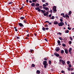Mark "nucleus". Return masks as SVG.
I'll return each instance as SVG.
<instances>
[{
  "instance_id": "nucleus-31",
  "label": "nucleus",
  "mask_w": 74,
  "mask_h": 74,
  "mask_svg": "<svg viewBox=\"0 0 74 74\" xmlns=\"http://www.w3.org/2000/svg\"><path fill=\"white\" fill-rule=\"evenodd\" d=\"M68 66L69 67V68H70L71 67V65L70 64H69V65H68Z\"/></svg>"
},
{
  "instance_id": "nucleus-64",
  "label": "nucleus",
  "mask_w": 74,
  "mask_h": 74,
  "mask_svg": "<svg viewBox=\"0 0 74 74\" xmlns=\"http://www.w3.org/2000/svg\"><path fill=\"white\" fill-rule=\"evenodd\" d=\"M71 74H74V72H71Z\"/></svg>"
},
{
  "instance_id": "nucleus-28",
  "label": "nucleus",
  "mask_w": 74,
  "mask_h": 74,
  "mask_svg": "<svg viewBox=\"0 0 74 74\" xmlns=\"http://www.w3.org/2000/svg\"><path fill=\"white\" fill-rule=\"evenodd\" d=\"M49 64H51V61L50 60L49 61Z\"/></svg>"
},
{
  "instance_id": "nucleus-13",
  "label": "nucleus",
  "mask_w": 74,
  "mask_h": 74,
  "mask_svg": "<svg viewBox=\"0 0 74 74\" xmlns=\"http://www.w3.org/2000/svg\"><path fill=\"white\" fill-rule=\"evenodd\" d=\"M61 16H62L63 18H65V16H64V13H61Z\"/></svg>"
},
{
  "instance_id": "nucleus-36",
  "label": "nucleus",
  "mask_w": 74,
  "mask_h": 74,
  "mask_svg": "<svg viewBox=\"0 0 74 74\" xmlns=\"http://www.w3.org/2000/svg\"><path fill=\"white\" fill-rule=\"evenodd\" d=\"M45 13H46V15H48V14H49V13L48 12V11H47Z\"/></svg>"
},
{
  "instance_id": "nucleus-58",
  "label": "nucleus",
  "mask_w": 74,
  "mask_h": 74,
  "mask_svg": "<svg viewBox=\"0 0 74 74\" xmlns=\"http://www.w3.org/2000/svg\"><path fill=\"white\" fill-rule=\"evenodd\" d=\"M49 12H52V10L51 9L49 11Z\"/></svg>"
},
{
  "instance_id": "nucleus-63",
  "label": "nucleus",
  "mask_w": 74,
  "mask_h": 74,
  "mask_svg": "<svg viewBox=\"0 0 74 74\" xmlns=\"http://www.w3.org/2000/svg\"><path fill=\"white\" fill-rule=\"evenodd\" d=\"M46 5H47V6L48 5V3H46Z\"/></svg>"
},
{
  "instance_id": "nucleus-44",
  "label": "nucleus",
  "mask_w": 74,
  "mask_h": 74,
  "mask_svg": "<svg viewBox=\"0 0 74 74\" xmlns=\"http://www.w3.org/2000/svg\"><path fill=\"white\" fill-rule=\"evenodd\" d=\"M70 38L71 41H73V38H72V37H70Z\"/></svg>"
},
{
  "instance_id": "nucleus-60",
  "label": "nucleus",
  "mask_w": 74,
  "mask_h": 74,
  "mask_svg": "<svg viewBox=\"0 0 74 74\" xmlns=\"http://www.w3.org/2000/svg\"><path fill=\"white\" fill-rule=\"evenodd\" d=\"M62 60H62V59H60L59 60L60 62H61L62 61Z\"/></svg>"
},
{
  "instance_id": "nucleus-50",
  "label": "nucleus",
  "mask_w": 74,
  "mask_h": 74,
  "mask_svg": "<svg viewBox=\"0 0 74 74\" xmlns=\"http://www.w3.org/2000/svg\"><path fill=\"white\" fill-rule=\"evenodd\" d=\"M71 12H71V11H70L69 12V14H71Z\"/></svg>"
},
{
  "instance_id": "nucleus-4",
  "label": "nucleus",
  "mask_w": 74,
  "mask_h": 74,
  "mask_svg": "<svg viewBox=\"0 0 74 74\" xmlns=\"http://www.w3.org/2000/svg\"><path fill=\"white\" fill-rule=\"evenodd\" d=\"M43 9H45L46 11H49V8H48L43 6Z\"/></svg>"
},
{
  "instance_id": "nucleus-11",
  "label": "nucleus",
  "mask_w": 74,
  "mask_h": 74,
  "mask_svg": "<svg viewBox=\"0 0 74 74\" xmlns=\"http://www.w3.org/2000/svg\"><path fill=\"white\" fill-rule=\"evenodd\" d=\"M58 38L60 40H64V41H65V39H64V38L63 39V38H62V37H59Z\"/></svg>"
},
{
  "instance_id": "nucleus-38",
  "label": "nucleus",
  "mask_w": 74,
  "mask_h": 74,
  "mask_svg": "<svg viewBox=\"0 0 74 74\" xmlns=\"http://www.w3.org/2000/svg\"><path fill=\"white\" fill-rule=\"evenodd\" d=\"M39 7H40V9H42V6H39Z\"/></svg>"
},
{
  "instance_id": "nucleus-34",
  "label": "nucleus",
  "mask_w": 74,
  "mask_h": 74,
  "mask_svg": "<svg viewBox=\"0 0 74 74\" xmlns=\"http://www.w3.org/2000/svg\"><path fill=\"white\" fill-rule=\"evenodd\" d=\"M43 6V7H47V5L45 4H43V5H42Z\"/></svg>"
},
{
  "instance_id": "nucleus-48",
  "label": "nucleus",
  "mask_w": 74,
  "mask_h": 74,
  "mask_svg": "<svg viewBox=\"0 0 74 74\" xmlns=\"http://www.w3.org/2000/svg\"><path fill=\"white\" fill-rule=\"evenodd\" d=\"M45 26L46 27H48V25L47 24H46L45 25Z\"/></svg>"
},
{
  "instance_id": "nucleus-9",
  "label": "nucleus",
  "mask_w": 74,
  "mask_h": 74,
  "mask_svg": "<svg viewBox=\"0 0 74 74\" xmlns=\"http://www.w3.org/2000/svg\"><path fill=\"white\" fill-rule=\"evenodd\" d=\"M65 50V52L66 53V54H68V53H69V51L67 49H64Z\"/></svg>"
},
{
  "instance_id": "nucleus-46",
  "label": "nucleus",
  "mask_w": 74,
  "mask_h": 74,
  "mask_svg": "<svg viewBox=\"0 0 74 74\" xmlns=\"http://www.w3.org/2000/svg\"><path fill=\"white\" fill-rule=\"evenodd\" d=\"M45 29H46V30H48V29H49V28H48V27H47V28H45Z\"/></svg>"
},
{
  "instance_id": "nucleus-15",
  "label": "nucleus",
  "mask_w": 74,
  "mask_h": 74,
  "mask_svg": "<svg viewBox=\"0 0 74 74\" xmlns=\"http://www.w3.org/2000/svg\"><path fill=\"white\" fill-rule=\"evenodd\" d=\"M31 5L32 7H35V3H32L31 4Z\"/></svg>"
},
{
  "instance_id": "nucleus-29",
  "label": "nucleus",
  "mask_w": 74,
  "mask_h": 74,
  "mask_svg": "<svg viewBox=\"0 0 74 74\" xmlns=\"http://www.w3.org/2000/svg\"><path fill=\"white\" fill-rule=\"evenodd\" d=\"M72 43V42H71V41H69V44H71Z\"/></svg>"
},
{
  "instance_id": "nucleus-51",
  "label": "nucleus",
  "mask_w": 74,
  "mask_h": 74,
  "mask_svg": "<svg viewBox=\"0 0 74 74\" xmlns=\"http://www.w3.org/2000/svg\"><path fill=\"white\" fill-rule=\"evenodd\" d=\"M44 60H47V58H44Z\"/></svg>"
},
{
  "instance_id": "nucleus-2",
  "label": "nucleus",
  "mask_w": 74,
  "mask_h": 74,
  "mask_svg": "<svg viewBox=\"0 0 74 74\" xmlns=\"http://www.w3.org/2000/svg\"><path fill=\"white\" fill-rule=\"evenodd\" d=\"M64 25V23L63 22H60L58 23V25L59 26H62L63 25Z\"/></svg>"
},
{
  "instance_id": "nucleus-57",
  "label": "nucleus",
  "mask_w": 74,
  "mask_h": 74,
  "mask_svg": "<svg viewBox=\"0 0 74 74\" xmlns=\"http://www.w3.org/2000/svg\"><path fill=\"white\" fill-rule=\"evenodd\" d=\"M51 24H52V23H49V25H51Z\"/></svg>"
},
{
  "instance_id": "nucleus-6",
  "label": "nucleus",
  "mask_w": 74,
  "mask_h": 74,
  "mask_svg": "<svg viewBox=\"0 0 74 74\" xmlns=\"http://www.w3.org/2000/svg\"><path fill=\"white\" fill-rule=\"evenodd\" d=\"M35 9L36 10H38V11H39V12H40L41 10L40 9V8L39 7L35 8Z\"/></svg>"
},
{
  "instance_id": "nucleus-23",
  "label": "nucleus",
  "mask_w": 74,
  "mask_h": 74,
  "mask_svg": "<svg viewBox=\"0 0 74 74\" xmlns=\"http://www.w3.org/2000/svg\"><path fill=\"white\" fill-rule=\"evenodd\" d=\"M61 73H63V74H65V71L63 70L62 71H61Z\"/></svg>"
},
{
  "instance_id": "nucleus-14",
  "label": "nucleus",
  "mask_w": 74,
  "mask_h": 74,
  "mask_svg": "<svg viewBox=\"0 0 74 74\" xmlns=\"http://www.w3.org/2000/svg\"><path fill=\"white\" fill-rule=\"evenodd\" d=\"M41 12H42V14H44V13H45L46 11H45V10H41Z\"/></svg>"
},
{
  "instance_id": "nucleus-24",
  "label": "nucleus",
  "mask_w": 74,
  "mask_h": 74,
  "mask_svg": "<svg viewBox=\"0 0 74 74\" xmlns=\"http://www.w3.org/2000/svg\"><path fill=\"white\" fill-rule=\"evenodd\" d=\"M24 19H25V17H20V19H22V20H23Z\"/></svg>"
},
{
  "instance_id": "nucleus-39",
  "label": "nucleus",
  "mask_w": 74,
  "mask_h": 74,
  "mask_svg": "<svg viewBox=\"0 0 74 74\" xmlns=\"http://www.w3.org/2000/svg\"><path fill=\"white\" fill-rule=\"evenodd\" d=\"M42 1L43 3H44L46 2V1H45V0H42Z\"/></svg>"
},
{
  "instance_id": "nucleus-56",
  "label": "nucleus",
  "mask_w": 74,
  "mask_h": 74,
  "mask_svg": "<svg viewBox=\"0 0 74 74\" xmlns=\"http://www.w3.org/2000/svg\"><path fill=\"white\" fill-rule=\"evenodd\" d=\"M44 40L46 41H48V40H47V39L46 38H45L44 39Z\"/></svg>"
},
{
  "instance_id": "nucleus-7",
  "label": "nucleus",
  "mask_w": 74,
  "mask_h": 74,
  "mask_svg": "<svg viewBox=\"0 0 74 74\" xmlns=\"http://www.w3.org/2000/svg\"><path fill=\"white\" fill-rule=\"evenodd\" d=\"M59 50H60V48L59 47H57L56 49V51L57 52H58V51H59Z\"/></svg>"
},
{
  "instance_id": "nucleus-41",
  "label": "nucleus",
  "mask_w": 74,
  "mask_h": 74,
  "mask_svg": "<svg viewBox=\"0 0 74 74\" xmlns=\"http://www.w3.org/2000/svg\"><path fill=\"white\" fill-rule=\"evenodd\" d=\"M71 51H69V53H70V55H71Z\"/></svg>"
},
{
  "instance_id": "nucleus-61",
  "label": "nucleus",
  "mask_w": 74,
  "mask_h": 74,
  "mask_svg": "<svg viewBox=\"0 0 74 74\" xmlns=\"http://www.w3.org/2000/svg\"><path fill=\"white\" fill-rule=\"evenodd\" d=\"M27 37H29V34H28L27 35Z\"/></svg>"
},
{
  "instance_id": "nucleus-12",
  "label": "nucleus",
  "mask_w": 74,
  "mask_h": 74,
  "mask_svg": "<svg viewBox=\"0 0 74 74\" xmlns=\"http://www.w3.org/2000/svg\"><path fill=\"white\" fill-rule=\"evenodd\" d=\"M57 42L58 44V45H61V44H60V41L59 40H58L57 41Z\"/></svg>"
},
{
  "instance_id": "nucleus-20",
  "label": "nucleus",
  "mask_w": 74,
  "mask_h": 74,
  "mask_svg": "<svg viewBox=\"0 0 74 74\" xmlns=\"http://www.w3.org/2000/svg\"><path fill=\"white\" fill-rule=\"evenodd\" d=\"M39 5H40V4H39V3H36L35 5V6L36 7H37V6H39Z\"/></svg>"
},
{
  "instance_id": "nucleus-25",
  "label": "nucleus",
  "mask_w": 74,
  "mask_h": 74,
  "mask_svg": "<svg viewBox=\"0 0 74 74\" xmlns=\"http://www.w3.org/2000/svg\"><path fill=\"white\" fill-rule=\"evenodd\" d=\"M42 29L43 31H45V28L44 27L42 28Z\"/></svg>"
},
{
  "instance_id": "nucleus-35",
  "label": "nucleus",
  "mask_w": 74,
  "mask_h": 74,
  "mask_svg": "<svg viewBox=\"0 0 74 74\" xmlns=\"http://www.w3.org/2000/svg\"><path fill=\"white\" fill-rule=\"evenodd\" d=\"M70 67H68L67 68L68 70V71H70Z\"/></svg>"
},
{
  "instance_id": "nucleus-54",
  "label": "nucleus",
  "mask_w": 74,
  "mask_h": 74,
  "mask_svg": "<svg viewBox=\"0 0 74 74\" xmlns=\"http://www.w3.org/2000/svg\"><path fill=\"white\" fill-rule=\"evenodd\" d=\"M16 38H17V39H20V37H17Z\"/></svg>"
},
{
  "instance_id": "nucleus-32",
  "label": "nucleus",
  "mask_w": 74,
  "mask_h": 74,
  "mask_svg": "<svg viewBox=\"0 0 74 74\" xmlns=\"http://www.w3.org/2000/svg\"><path fill=\"white\" fill-rule=\"evenodd\" d=\"M32 67H35V65H34V64H32Z\"/></svg>"
},
{
  "instance_id": "nucleus-62",
  "label": "nucleus",
  "mask_w": 74,
  "mask_h": 74,
  "mask_svg": "<svg viewBox=\"0 0 74 74\" xmlns=\"http://www.w3.org/2000/svg\"><path fill=\"white\" fill-rule=\"evenodd\" d=\"M28 2H29V0H26V2L27 3H28Z\"/></svg>"
},
{
  "instance_id": "nucleus-5",
  "label": "nucleus",
  "mask_w": 74,
  "mask_h": 74,
  "mask_svg": "<svg viewBox=\"0 0 74 74\" xmlns=\"http://www.w3.org/2000/svg\"><path fill=\"white\" fill-rule=\"evenodd\" d=\"M54 54L55 56H56L57 57H59L60 56V55L59 54L56 53H54Z\"/></svg>"
},
{
  "instance_id": "nucleus-22",
  "label": "nucleus",
  "mask_w": 74,
  "mask_h": 74,
  "mask_svg": "<svg viewBox=\"0 0 74 74\" xmlns=\"http://www.w3.org/2000/svg\"><path fill=\"white\" fill-rule=\"evenodd\" d=\"M57 35H58V34H59L60 36H62V33H60V32H59L57 34Z\"/></svg>"
},
{
  "instance_id": "nucleus-33",
  "label": "nucleus",
  "mask_w": 74,
  "mask_h": 74,
  "mask_svg": "<svg viewBox=\"0 0 74 74\" xmlns=\"http://www.w3.org/2000/svg\"><path fill=\"white\" fill-rule=\"evenodd\" d=\"M62 46L63 47H66V45H65V44H64L63 43L62 44Z\"/></svg>"
},
{
  "instance_id": "nucleus-18",
  "label": "nucleus",
  "mask_w": 74,
  "mask_h": 74,
  "mask_svg": "<svg viewBox=\"0 0 74 74\" xmlns=\"http://www.w3.org/2000/svg\"><path fill=\"white\" fill-rule=\"evenodd\" d=\"M62 64H63V65H64V64H65V62H64V60H62Z\"/></svg>"
},
{
  "instance_id": "nucleus-3",
  "label": "nucleus",
  "mask_w": 74,
  "mask_h": 74,
  "mask_svg": "<svg viewBox=\"0 0 74 74\" xmlns=\"http://www.w3.org/2000/svg\"><path fill=\"white\" fill-rule=\"evenodd\" d=\"M54 12H56L57 10H56V6H54L52 8Z\"/></svg>"
},
{
  "instance_id": "nucleus-26",
  "label": "nucleus",
  "mask_w": 74,
  "mask_h": 74,
  "mask_svg": "<svg viewBox=\"0 0 74 74\" xmlns=\"http://www.w3.org/2000/svg\"><path fill=\"white\" fill-rule=\"evenodd\" d=\"M30 52H31V53H32L33 52V50L32 49H30L29 51Z\"/></svg>"
},
{
  "instance_id": "nucleus-10",
  "label": "nucleus",
  "mask_w": 74,
  "mask_h": 74,
  "mask_svg": "<svg viewBox=\"0 0 74 74\" xmlns=\"http://www.w3.org/2000/svg\"><path fill=\"white\" fill-rule=\"evenodd\" d=\"M53 23L54 24V25H58V21H55L53 22Z\"/></svg>"
},
{
  "instance_id": "nucleus-47",
  "label": "nucleus",
  "mask_w": 74,
  "mask_h": 74,
  "mask_svg": "<svg viewBox=\"0 0 74 74\" xmlns=\"http://www.w3.org/2000/svg\"><path fill=\"white\" fill-rule=\"evenodd\" d=\"M23 6H22V7L19 9L20 10H22V9L23 8Z\"/></svg>"
},
{
  "instance_id": "nucleus-1",
  "label": "nucleus",
  "mask_w": 74,
  "mask_h": 74,
  "mask_svg": "<svg viewBox=\"0 0 74 74\" xmlns=\"http://www.w3.org/2000/svg\"><path fill=\"white\" fill-rule=\"evenodd\" d=\"M43 64L44 66V68L46 69L47 66H48V64L47 63V62L46 61H44L43 62Z\"/></svg>"
},
{
  "instance_id": "nucleus-43",
  "label": "nucleus",
  "mask_w": 74,
  "mask_h": 74,
  "mask_svg": "<svg viewBox=\"0 0 74 74\" xmlns=\"http://www.w3.org/2000/svg\"><path fill=\"white\" fill-rule=\"evenodd\" d=\"M60 21L61 22H63V19H60Z\"/></svg>"
},
{
  "instance_id": "nucleus-16",
  "label": "nucleus",
  "mask_w": 74,
  "mask_h": 74,
  "mask_svg": "<svg viewBox=\"0 0 74 74\" xmlns=\"http://www.w3.org/2000/svg\"><path fill=\"white\" fill-rule=\"evenodd\" d=\"M36 73H37V74H40V71L39 70H37L36 71Z\"/></svg>"
},
{
  "instance_id": "nucleus-59",
  "label": "nucleus",
  "mask_w": 74,
  "mask_h": 74,
  "mask_svg": "<svg viewBox=\"0 0 74 74\" xmlns=\"http://www.w3.org/2000/svg\"><path fill=\"white\" fill-rule=\"evenodd\" d=\"M51 16H52V15H51V14H50L49 15V17H51Z\"/></svg>"
},
{
  "instance_id": "nucleus-21",
  "label": "nucleus",
  "mask_w": 74,
  "mask_h": 74,
  "mask_svg": "<svg viewBox=\"0 0 74 74\" xmlns=\"http://www.w3.org/2000/svg\"><path fill=\"white\" fill-rule=\"evenodd\" d=\"M69 30H67L66 31V32L65 31V33H69Z\"/></svg>"
},
{
  "instance_id": "nucleus-27",
  "label": "nucleus",
  "mask_w": 74,
  "mask_h": 74,
  "mask_svg": "<svg viewBox=\"0 0 74 74\" xmlns=\"http://www.w3.org/2000/svg\"><path fill=\"white\" fill-rule=\"evenodd\" d=\"M51 19H55V16H52L51 17Z\"/></svg>"
},
{
  "instance_id": "nucleus-19",
  "label": "nucleus",
  "mask_w": 74,
  "mask_h": 74,
  "mask_svg": "<svg viewBox=\"0 0 74 74\" xmlns=\"http://www.w3.org/2000/svg\"><path fill=\"white\" fill-rule=\"evenodd\" d=\"M65 16V17H66V18H69V15H67V14H66Z\"/></svg>"
},
{
  "instance_id": "nucleus-45",
  "label": "nucleus",
  "mask_w": 74,
  "mask_h": 74,
  "mask_svg": "<svg viewBox=\"0 0 74 74\" xmlns=\"http://www.w3.org/2000/svg\"><path fill=\"white\" fill-rule=\"evenodd\" d=\"M68 30H71V28H70L69 27H68Z\"/></svg>"
},
{
  "instance_id": "nucleus-40",
  "label": "nucleus",
  "mask_w": 74,
  "mask_h": 74,
  "mask_svg": "<svg viewBox=\"0 0 74 74\" xmlns=\"http://www.w3.org/2000/svg\"><path fill=\"white\" fill-rule=\"evenodd\" d=\"M70 61H67V64H70Z\"/></svg>"
},
{
  "instance_id": "nucleus-55",
  "label": "nucleus",
  "mask_w": 74,
  "mask_h": 74,
  "mask_svg": "<svg viewBox=\"0 0 74 74\" xmlns=\"http://www.w3.org/2000/svg\"><path fill=\"white\" fill-rule=\"evenodd\" d=\"M29 2L30 3H32V1H29Z\"/></svg>"
},
{
  "instance_id": "nucleus-42",
  "label": "nucleus",
  "mask_w": 74,
  "mask_h": 74,
  "mask_svg": "<svg viewBox=\"0 0 74 74\" xmlns=\"http://www.w3.org/2000/svg\"><path fill=\"white\" fill-rule=\"evenodd\" d=\"M47 23H49V21H45L44 23H47Z\"/></svg>"
},
{
  "instance_id": "nucleus-30",
  "label": "nucleus",
  "mask_w": 74,
  "mask_h": 74,
  "mask_svg": "<svg viewBox=\"0 0 74 74\" xmlns=\"http://www.w3.org/2000/svg\"><path fill=\"white\" fill-rule=\"evenodd\" d=\"M12 3H13V2H10L8 4H12Z\"/></svg>"
},
{
  "instance_id": "nucleus-52",
  "label": "nucleus",
  "mask_w": 74,
  "mask_h": 74,
  "mask_svg": "<svg viewBox=\"0 0 74 74\" xmlns=\"http://www.w3.org/2000/svg\"><path fill=\"white\" fill-rule=\"evenodd\" d=\"M43 15L44 16H46L47 14H46L45 13H43Z\"/></svg>"
},
{
  "instance_id": "nucleus-37",
  "label": "nucleus",
  "mask_w": 74,
  "mask_h": 74,
  "mask_svg": "<svg viewBox=\"0 0 74 74\" xmlns=\"http://www.w3.org/2000/svg\"><path fill=\"white\" fill-rule=\"evenodd\" d=\"M72 50V48H70L69 49V51H71Z\"/></svg>"
},
{
  "instance_id": "nucleus-49",
  "label": "nucleus",
  "mask_w": 74,
  "mask_h": 74,
  "mask_svg": "<svg viewBox=\"0 0 74 74\" xmlns=\"http://www.w3.org/2000/svg\"><path fill=\"white\" fill-rule=\"evenodd\" d=\"M36 1L35 0H32V2H33V3H35Z\"/></svg>"
},
{
  "instance_id": "nucleus-8",
  "label": "nucleus",
  "mask_w": 74,
  "mask_h": 74,
  "mask_svg": "<svg viewBox=\"0 0 74 74\" xmlns=\"http://www.w3.org/2000/svg\"><path fill=\"white\" fill-rule=\"evenodd\" d=\"M18 25H19V26H20V27H24V26L21 23H18Z\"/></svg>"
},
{
  "instance_id": "nucleus-53",
  "label": "nucleus",
  "mask_w": 74,
  "mask_h": 74,
  "mask_svg": "<svg viewBox=\"0 0 74 74\" xmlns=\"http://www.w3.org/2000/svg\"><path fill=\"white\" fill-rule=\"evenodd\" d=\"M23 21H24V23H26L27 22L26 20H24H24Z\"/></svg>"
},
{
  "instance_id": "nucleus-17",
  "label": "nucleus",
  "mask_w": 74,
  "mask_h": 74,
  "mask_svg": "<svg viewBox=\"0 0 74 74\" xmlns=\"http://www.w3.org/2000/svg\"><path fill=\"white\" fill-rule=\"evenodd\" d=\"M64 50H61V54H63V53H64Z\"/></svg>"
}]
</instances>
